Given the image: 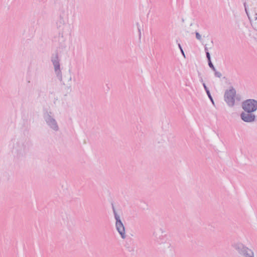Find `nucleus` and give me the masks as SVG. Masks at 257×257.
<instances>
[{
	"label": "nucleus",
	"instance_id": "obj_1",
	"mask_svg": "<svg viewBox=\"0 0 257 257\" xmlns=\"http://www.w3.org/2000/svg\"><path fill=\"white\" fill-rule=\"evenodd\" d=\"M243 109L247 112H252L257 109V101L253 99H248L242 104Z\"/></svg>",
	"mask_w": 257,
	"mask_h": 257
},
{
	"label": "nucleus",
	"instance_id": "obj_2",
	"mask_svg": "<svg viewBox=\"0 0 257 257\" xmlns=\"http://www.w3.org/2000/svg\"><path fill=\"white\" fill-rule=\"evenodd\" d=\"M115 218L116 220V228L122 238L125 237V230L123 224L119 219V217L115 213Z\"/></svg>",
	"mask_w": 257,
	"mask_h": 257
},
{
	"label": "nucleus",
	"instance_id": "obj_3",
	"mask_svg": "<svg viewBox=\"0 0 257 257\" xmlns=\"http://www.w3.org/2000/svg\"><path fill=\"white\" fill-rule=\"evenodd\" d=\"M241 118L244 121L251 122L254 120L255 117L251 114L243 112L241 114Z\"/></svg>",
	"mask_w": 257,
	"mask_h": 257
},
{
	"label": "nucleus",
	"instance_id": "obj_4",
	"mask_svg": "<svg viewBox=\"0 0 257 257\" xmlns=\"http://www.w3.org/2000/svg\"><path fill=\"white\" fill-rule=\"evenodd\" d=\"M244 254L245 257H253V252L248 248L245 250Z\"/></svg>",
	"mask_w": 257,
	"mask_h": 257
},
{
	"label": "nucleus",
	"instance_id": "obj_5",
	"mask_svg": "<svg viewBox=\"0 0 257 257\" xmlns=\"http://www.w3.org/2000/svg\"><path fill=\"white\" fill-rule=\"evenodd\" d=\"M196 38L198 40H200L201 39V36L200 35V34L198 33H196Z\"/></svg>",
	"mask_w": 257,
	"mask_h": 257
},
{
	"label": "nucleus",
	"instance_id": "obj_6",
	"mask_svg": "<svg viewBox=\"0 0 257 257\" xmlns=\"http://www.w3.org/2000/svg\"><path fill=\"white\" fill-rule=\"evenodd\" d=\"M206 55H207V57L208 60L210 61V54H209V52L206 53Z\"/></svg>",
	"mask_w": 257,
	"mask_h": 257
},
{
	"label": "nucleus",
	"instance_id": "obj_7",
	"mask_svg": "<svg viewBox=\"0 0 257 257\" xmlns=\"http://www.w3.org/2000/svg\"><path fill=\"white\" fill-rule=\"evenodd\" d=\"M209 61V65L210 67L211 68H213V64H212V63L211 62L210 60Z\"/></svg>",
	"mask_w": 257,
	"mask_h": 257
}]
</instances>
